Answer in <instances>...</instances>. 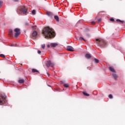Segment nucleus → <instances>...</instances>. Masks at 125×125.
Here are the masks:
<instances>
[{"instance_id":"obj_1","label":"nucleus","mask_w":125,"mask_h":125,"mask_svg":"<svg viewBox=\"0 0 125 125\" xmlns=\"http://www.w3.org/2000/svg\"><path fill=\"white\" fill-rule=\"evenodd\" d=\"M42 34L45 37V38H49V39H51V38H53L54 37V31L52 28H50L49 27H45L42 32Z\"/></svg>"},{"instance_id":"obj_2","label":"nucleus","mask_w":125,"mask_h":125,"mask_svg":"<svg viewBox=\"0 0 125 125\" xmlns=\"http://www.w3.org/2000/svg\"><path fill=\"white\" fill-rule=\"evenodd\" d=\"M97 43L101 46V47H104L107 44V43L103 39H96Z\"/></svg>"},{"instance_id":"obj_3","label":"nucleus","mask_w":125,"mask_h":125,"mask_svg":"<svg viewBox=\"0 0 125 125\" xmlns=\"http://www.w3.org/2000/svg\"><path fill=\"white\" fill-rule=\"evenodd\" d=\"M20 11H21V12L23 13V14H27V12H28V10H27L25 6H22L20 8Z\"/></svg>"},{"instance_id":"obj_4","label":"nucleus","mask_w":125,"mask_h":125,"mask_svg":"<svg viewBox=\"0 0 125 125\" xmlns=\"http://www.w3.org/2000/svg\"><path fill=\"white\" fill-rule=\"evenodd\" d=\"M14 32H15V38H18V36H19L20 35V34H21V33H20V29H19V28H16L14 30Z\"/></svg>"},{"instance_id":"obj_5","label":"nucleus","mask_w":125,"mask_h":125,"mask_svg":"<svg viewBox=\"0 0 125 125\" xmlns=\"http://www.w3.org/2000/svg\"><path fill=\"white\" fill-rule=\"evenodd\" d=\"M46 65L47 66V67H52V66H54V63L51 62V61H48L46 62Z\"/></svg>"},{"instance_id":"obj_6","label":"nucleus","mask_w":125,"mask_h":125,"mask_svg":"<svg viewBox=\"0 0 125 125\" xmlns=\"http://www.w3.org/2000/svg\"><path fill=\"white\" fill-rule=\"evenodd\" d=\"M6 97L4 95L0 94V104H1L3 102V100L5 99Z\"/></svg>"},{"instance_id":"obj_7","label":"nucleus","mask_w":125,"mask_h":125,"mask_svg":"<svg viewBox=\"0 0 125 125\" xmlns=\"http://www.w3.org/2000/svg\"><path fill=\"white\" fill-rule=\"evenodd\" d=\"M66 48L68 51H71V52L75 51V50H74V48L71 46H67L66 47Z\"/></svg>"},{"instance_id":"obj_8","label":"nucleus","mask_w":125,"mask_h":125,"mask_svg":"<svg viewBox=\"0 0 125 125\" xmlns=\"http://www.w3.org/2000/svg\"><path fill=\"white\" fill-rule=\"evenodd\" d=\"M37 36H38V32L36 31H33L32 34V38H36Z\"/></svg>"},{"instance_id":"obj_9","label":"nucleus","mask_w":125,"mask_h":125,"mask_svg":"<svg viewBox=\"0 0 125 125\" xmlns=\"http://www.w3.org/2000/svg\"><path fill=\"white\" fill-rule=\"evenodd\" d=\"M46 14L49 17H52V16H53V13L51 12H47Z\"/></svg>"},{"instance_id":"obj_10","label":"nucleus","mask_w":125,"mask_h":125,"mask_svg":"<svg viewBox=\"0 0 125 125\" xmlns=\"http://www.w3.org/2000/svg\"><path fill=\"white\" fill-rule=\"evenodd\" d=\"M58 45V44L57 43H51L50 46L51 47H56Z\"/></svg>"},{"instance_id":"obj_11","label":"nucleus","mask_w":125,"mask_h":125,"mask_svg":"<svg viewBox=\"0 0 125 125\" xmlns=\"http://www.w3.org/2000/svg\"><path fill=\"white\" fill-rule=\"evenodd\" d=\"M85 57L87 58V59H90V58H91V55H90L89 54H86L85 55Z\"/></svg>"},{"instance_id":"obj_12","label":"nucleus","mask_w":125,"mask_h":125,"mask_svg":"<svg viewBox=\"0 0 125 125\" xmlns=\"http://www.w3.org/2000/svg\"><path fill=\"white\" fill-rule=\"evenodd\" d=\"M13 35V31L11 29H10L9 31V37H12Z\"/></svg>"},{"instance_id":"obj_13","label":"nucleus","mask_w":125,"mask_h":125,"mask_svg":"<svg viewBox=\"0 0 125 125\" xmlns=\"http://www.w3.org/2000/svg\"><path fill=\"white\" fill-rule=\"evenodd\" d=\"M109 69L110 71H111V72H112L113 73L116 72V71H115V69H114V68H113L112 67H109Z\"/></svg>"},{"instance_id":"obj_14","label":"nucleus","mask_w":125,"mask_h":125,"mask_svg":"<svg viewBox=\"0 0 125 125\" xmlns=\"http://www.w3.org/2000/svg\"><path fill=\"white\" fill-rule=\"evenodd\" d=\"M54 19L56 20L57 22H59V17H58V16H55Z\"/></svg>"},{"instance_id":"obj_15","label":"nucleus","mask_w":125,"mask_h":125,"mask_svg":"<svg viewBox=\"0 0 125 125\" xmlns=\"http://www.w3.org/2000/svg\"><path fill=\"white\" fill-rule=\"evenodd\" d=\"M19 83H25V80L24 79H21L19 80Z\"/></svg>"},{"instance_id":"obj_16","label":"nucleus","mask_w":125,"mask_h":125,"mask_svg":"<svg viewBox=\"0 0 125 125\" xmlns=\"http://www.w3.org/2000/svg\"><path fill=\"white\" fill-rule=\"evenodd\" d=\"M113 77H114L115 80H117V79H118V75H117V74L113 73L112 74Z\"/></svg>"},{"instance_id":"obj_17","label":"nucleus","mask_w":125,"mask_h":125,"mask_svg":"<svg viewBox=\"0 0 125 125\" xmlns=\"http://www.w3.org/2000/svg\"><path fill=\"white\" fill-rule=\"evenodd\" d=\"M117 22H120L121 23H122V24H124V23H125V21H121V20L120 19H117L116 20Z\"/></svg>"},{"instance_id":"obj_18","label":"nucleus","mask_w":125,"mask_h":125,"mask_svg":"<svg viewBox=\"0 0 125 125\" xmlns=\"http://www.w3.org/2000/svg\"><path fill=\"white\" fill-rule=\"evenodd\" d=\"M32 73H39V71L36 69H32Z\"/></svg>"},{"instance_id":"obj_19","label":"nucleus","mask_w":125,"mask_h":125,"mask_svg":"<svg viewBox=\"0 0 125 125\" xmlns=\"http://www.w3.org/2000/svg\"><path fill=\"white\" fill-rule=\"evenodd\" d=\"M83 95H84V96H89V94H87L85 92H83Z\"/></svg>"},{"instance_id":"obj_20","label":"nucleus","mask_w":125,"mask_h":125,"mask_svg":"<svg viewBox=\"0 0 125 125\" xmlns=\"http://www.w3.org/2000/svg\"><path fill=\"white\" fill-rule=\"evenodd\" d=\"M94 61H95V63H99V60L97 59H94Z\"/></svg>"},{"instance_id":"obj_21","label":"nucleus","mask_w":125,"mask_h":125,"mask_svg":"<svg viewBox=\"0 0 125 125\" xmlns=\"http://www.w3.org/2000/svg\"><path fill=\"white\" fill-rule=\"evenodd\" d=\"M79 41H84V42H85V40H84V39H83V38L82 37H80L79 38Z\"/></svg>"},{"instance_id":"obj_22","label":"nucleus","mask_w":125,"mask_h":125,"mask_svg":"<svg viewBox=\"0 0 125 125\" xmlns=\"http://www.w3.org/2000/svg\"><path fill=\"white\" fill-rule=\"evenodd\" d=\"M32 14L35 15L36 14V10H33L32 11Z\"/></svg>"},{"instance_id":"obj_23","label":"nucleus","mask_w":125,"mask_h":125,"mask_svg":"<svg viewBox=\"0 0 125 125\" xmlns=\"http://www.w3.org/2000/svg\"><path fill=\"white\" fill-rule=\"evenodd\" d=\"M63 86H64V87H69L68 84H63Z\"/></svg>"},{"instance_id":"obj_24","label":"nucleus","mask_w":125,"mask_h":125,"mask_svg":"<svg viewBox=\"0 0 125 125\" xmlns=\"http://www.w3.org/2000/svg\"><path fill=\"white\" fill-rule=\"evenodd\" d=\"M42 47L43 48V49H44L45 47V45L44 44L42 45Z\"/></svg>"},{"instance_id":"obj_25","label":"nucleus","mask_w":125,"mask_h":125,"mask_svg":"<svg viewBox=\"0 0 125 125\" xmlns=\"http://www.w3.org/2000/svg\"><path fill=\"white\" fill-rule=\"evenodd\" d=\"M109 98H110V99H112V98H113V96L112 95V94H110L108 96Z\"/></svg>"},{"instance_id":"obj_26","label":"nucleus","mask_w":125,"mask_h":125,"mask_svg":"<svg viewBox=\"0 0 125 125\" xmlns=\"http://www.w3.org/2000/svg\"><path fill=\"white\" fill-rule=\"evenodd\" d=\"M0 57H2L3 58H4L5 57V56L3 54H0Z\"/></svg>"},{"instance_id":"obj_27","label":"nucleus","mask_w":125,"mask_h":125,"mask_svg":"<svg viewBox=\"0 0 125 125\" xmlns=\"http://www.w3.org/2000/svg\"><path fill=\"white\" fill-rule=\"evenodd\" d=\"M2 6V1H0V7Z\"/></svg>"},{"instance_id":"obj_28","label":"nucleus","mask_w":125,"mask_h":125,"mask_svg":"<svg viewBox=\"0 0 125 125\" xmlns=\"http://www.w3.org/2000/svg\"><path fill=\"white\" fill-rule=\"evenodd\" d=\"M110 21H111V22H114L115 21V20L113 18L110 19Z\"/></svg>"},{"instance_id":"obj_29","label":"nucleus","mask_w":125,"mask_h":125,"mask_svg":"<svg viewBox=\"0 0 125 125\" xmlns=\"http://www.w3.org/2000/svg\"><path fill=\"white\" fill-rule=\"evenodd\" d=\"M101 19H99L98 20V21L99 22V23H100V22L101 21Z\"/></svg>"},{"instance_id":"obj_30","label":"nucleus","mask_w":125,"mask_h":125,"mask_svg":"<svg viewBox=\"0 0 125 125\" xmlns=\"http://www.w3.org/2000/svg\"><path fill=\"white\" fill-rule=\"evenodd\" d=\"M91 24L92 25H95V22L94 21H92Z\"/></svg>"},{"instance_id":"obj_31","label":"nucleus","mask_w":125,"mask_h":125,"mask_svg":"<svg viewBox=\"0 0 125 125\" xmlns=\"http://www.w3.org/2000/svg\"><path fill=\"white\" fill-rule=\"evenodd\" d=\"M41 53H42V52L41 51H40V50L38 51V54H41Z\"/></svg>"},{"instance_id":"obj_32","label":"nucleus","mask_w":125,"mask_h":125,"mask_svg":"<svg viewBox=\"0 0 125 125\" xmlns=\"http://www.w3.org/2000/svg\"><path fill=\"white\" fill-rule=\"evenodd\" d=\"M14 0V1H15V2H18L20 0Z\"/></svg>"},{"instance_id":"obj_33","label":"nucleus","mask_w":125,"mask_h":125,"mask_svg":"<svg viewBox=\"0 0 125 125\" xmlns=\"http://www.w3.org/2000/svg\"><path fill=\"white\" fill-rule=\"evenodd\" d=\"M47 47H50V45H49L48 44L47 45Z\"/></svg>"},{"instance_id":"obj_34","label":"nucleus","mask_w":125,"mask_h":125,"mask_svg":"<svg viewBox=\"0 0 125 125\" xmlns=\"http://www.w3.org/2000/svg\"><path fill=\"white\" fill-rule=\"evenodd\" d=\"M11 46H16V45H14V44H12Z\"/></svg>"},{"instance_id":"obj_35","label":"nucleus","mask_w":125,"mask_h":125,"mask_svg":"<svg viewBox=\"0 0 125 125\" xmlns=\"http://www.w3.org/2000/svg\"><path fill=\"white\" fill-rule=\"evenodd\" d=\"M47 74L48 77H49V74H48V73H47Z\"/></svg>"},{"instance_id":"obj_36","label":"nucleus","mask_w":125,"mask_h":125,"mask_svg":"<svg viewBox=\"0 0 125 125\" xmlns=\"http://www.w3.org/2000/svg\"><path fill=\"white\" fill-rule=\"evenodd\" d=\"M56 90L58 91V89H56Z\"/></svg>"},{"instance_id":"obj_37","label":"nucleus","mask_w":125,"mask_h":125,"mask_svg":"<svg viewBox=\"0 0 125 125\" xmlns=\"http://www.w3.org/2000/svg\"><path fill=\"white\" fill-rule=\"evenodd\" d=\"M25 25H28V24L27 23H25Z\"/></svg>"}]
</instances>
